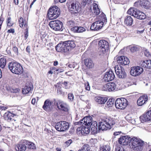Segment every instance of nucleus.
<instances>
[{
    "instance_id": "nucleus-33",
    "label": "nucleus",
    "mask_w": 151,
    "mask_h": 151,
    "mask_svg": "<svg viewBox=\"0 0 151 151\" xmlns=\"http://www.w3.org/2000/svg\"><path fill=\"white\" fill-rule=\"evenodd\" d=\"M14 114L10 112H6L4 114V117L5 119L7 120H11L14 116Z\"/></svg>"
},
{
    "instance_id": "nucleus-51",
    "label": "nucleus",
    "mask_w": 151,
    "mask_h": 151,
    "mask_svg": "<svg viewBox=\"0 0 151 151\" xmlns=\"http://www.w3.org/2000/svg\"><path fill=\"white\" fill-rule=\"evenodd\" d=\"M57 93L58 94L61 95L62 93V91L61 88L58 86L57 88Z\"/></svg>"
},
{
    "instance_id": "nucleus-46",
    "label": "nucleus",
    "mask_w": 151,
    "mask_h": 151,
    "mask_svg": "<svg viewBox=\"0 0 151 151\" xmlns=\"http://www.w3.org/2000/svg\"><path fill=\"white\" fill-rule=\"evenodd\" d=\"M7 21L8 26L10 27L13 25V23L11 22V18L10 17H8Z\"/></svg>"
},
{
    "instance_id": "nucleus-41",
    "label": "nucleus",
    "mask_w": 151,
    "mask_h": 151,
    "mask_svg": "<svg viewBox=\"0 0 151 151\" xmlns=\"http://www.w3.org/2000/svg\"><path fill=\"white\" fill-rule=\"evenodd\" d=\"M134 6L138 8H140L142 6L141 0H139L134 3Z\"/></svg>"
},
{
    "instance_id": "nucleus-59",
    "label": "nucleus",
    "mask_w": 151,
    "mask_h": 151,
    "mask_svg": "<svg viewBox=\"0 0 151 151\" xmlns=\"http://www.w3.org/2000/svg\"><path fill=\"white\" fill-rule=\"evenodd\" d=\"M13 50L16 54H18V48L16 47H14L13 48Z\"/></svg>"
},
{
    "instance_id": "nucleus-52",
    "label": "nucleus",
    "mask_w": 151,
    "mask_h": 151,
    "mask_svg": "<svg viewBox=\"0 0 151 151\" xmlns=\"http://www.w3.org/2000/svg\"><path fill=\"white\" fill-rule=\"evenodd\" d=\"M54 70L58 71V73H59L63 72L64 70L63 68H59L58 69L55 68Z\"/></svg>"
},
{
    "instance_id": "nucleus-43",
    "label": "nucleus",
    "mask_w": 151,
    "mask_h": 151,
    "mask_svg": "<svg viewBox=\"0 0 151 151\" xmlns=\"http://www.w3.org/2000/svg\"><path fill=\"white\" fill-rule=\"evenodd\" d=\"M19 26L21 27H23L24 25V26L27 25V24L26 23L25 24L23 21V18L20 17L19 20Z\"/></svg>"
},
{
    "instance_id": "nucleus-21",
    "label": "nucleus",
    "mask_w": 151,
    "mask_h": 151,
    "mask_svg": "<svg viewBox=\"0 0 151 151\" xmlns=\"http://www.w3.org/2000/svg\"><path fill=\"white\" fill-rule=\"evenodd\" d=\"M134 17L137 19L140 20H143L145 19L146 16L144 13L140 12L137 9L134 13Z\"/></svg>"
},
{
    "instance_id": "nucleus-10",
    "label": "nucleus",
    "mask_w": 151,
    "mask_h": 151,
    "mask_svg": "<svg viewBox=\"0 0 151 151\" xmlns=\"http://www.w3.org/2000/svg\"><path fill=\"white\" fill-rule=\"evenodd\" d=\"M93 121H92V117L91 116H86L80 120L79 122H75V124L76 125L80 124L82 125L84 124L87 126H89Z\"/></svg>"
},
{
    "instance_id": "nucleus-5",
    "label": "nucleus",
    "mask_w": 151,
    "mask_h": 151,
    "mask_svg": "<svg viewBox=\"0 0 151 151\" xmlns=\"http://www.w3.org/2000/svg\"><path fill=\"white\" fill-rule=\"evenodd\" d=\"M8 67L13 73L16 74H21L23 72L22 67L19 63L17 62H10L9 63Z\"/></svg>"
},
{
    "instance_id": "nucleus-20",
    "label": "nucleus",
    "mask_w": 151,
    "mask_h": 151,
    "mask_svg": "<svg viewBox=\"0 0 151 151\" xmlns=\"http://www.w3.org/2000/svg\"><path fill=\"white\" fill-rule=\"evenodd\" d=\"M99 45L100 48L102 49L103 51H106L109 48L108 43L104 40H101L99 41Z\"/></svg>"
},
{
    "instance_id": "nucleus-26",
    "label": "nucleus",
    "mask_w": 151,
    "mask_h": 151,
    "mask_svg": "<svg viewBox=\"0 0 151 151\" xmlns=\"http://www.w3.org/2000/svg\"><path fill=\"white\" fill-rule=\"evenodd\" d=\"M84 63L85 65L89 68H92L94 65L92 60L90 58H88L84 60Z\"/></svg>"
},
{
    "instance_id": "nucleus-8",
    "label": "nucleus",
    "mask_w": 151,
    "mask_h": 151,
    "mask_svg": "<svg viewBox=\"0 0 151 151\" xmlns=\"http://www.w3.org/2000/svg\"><path fill=\"white\" fill-rule=\"evenodd\" d=\"M50 27L54 30L62 31L63 23L62 22L58 20L50 21L49 24Z\"/></svg>"
},
{
    "instance_id": "nucleus-18",
    "label": "nucleus",
    "mask_w": 151,
    "mask_h": 151,
    "mask_svg": "<svg viewBox=\"0 0 151 151\" xmlns=\"http://www.w3.org/2000/svg\"><path fill=\"white\" fill-rule=\"evenodd\" d=\"M115 76L112 70L106 72L105 74L104 78L106 82H109L113 80Z\"/></svg>"
},
{
    "instance_id": "nucleus-45",
    "label": "nucleus",
    "mask_w": 151,
    "mask_h": 151,
    "mask_svg": "<svg viewBox=\"0 0 151 151\" xmlns=\"http://www.w3.org/2000/svg\"><path fill=\"white\" fill-rule=\"evenodd\" d=\"M139 48L137 46H133L132 47L131 49L130 50L132 52L137 51L139 50Z\"/></svg>"
},
{
    "instance_id": "nucleus-64",
    "label": "nucleus",
    "mask_w": 151,
    "mask_h": 151,
    "mask_svg": "<svg viewBox=\"0 0 151 151\" xmlns=\"http://www.w3.org/2000/svg\"><path fill=\"white\" fill-rule=\"evenodd\" d=\"M30 47L29 46H27L26 49V51L28 52V53H29L30 52Z\"/></svg>"
},
{
    "instance_id": "nucleus-63",
    "label": "nucleus",
    "mask_w": 151,
    "mask_h": 151,
    "mask_svg": "<svg viewBox=\"0 0 151 151\" xmlns=\"http://www.w3.org/2000/svg\"><path fill=\"white\" fill-rule=\"evenodd\" d=\"M14 29H9L8 30V32L9 33H13L14 32Z\"/></svg>"
},
{
    "instance_id": "nucleus-37",
    "label": "nucleus",
    "mask_w": 151,
    "mask_h": 151,
    "mask_svg": "<svg viewBox=\"0 0 151 151\" xmlns=\"http://www.w3.org/2000/svg\"><path fill=\"white\" fill-rule=\"evenodd\" d=\"M90 147L88 144L84 145L78 151H89Z\"/></svg>"
},
{
    "instance_id": "nucleus-53",
    "label": "nucleus",
    "mask_w": 151,
    "mask_h": 151,
    "mask_svg": "<svg viewBox=\"0 0 151 151\" xmlns=\"http://www.w3.org/2000/svg\"><path fill=\"white\" fill-rule=\"evenodd\" d=\"M50 48H48V49H49L50 50H52L54 48V46L53 45V43H50L49 44Z\"/></svg>"
},
{
    "instance_id": "nucleus-4",
    "label": "nucleus",
    "mask_w": 151,
    "mask_h": 151,
    "mask_svg": "<svg viewBox=\"0 0 151 151\" xmlns=\"http://www.w3.org/2000/svg\"><path fill=\"white\" fill-rule=\"evenodd\" d=\"M115 124L114 121L111 117H107L102 119L99 123L98 131L101 130H106L111 128V126Z\"/></svg>"
},
{
    "instance_id": "nucleus-7",
    "label": "nucleus",
    "mask_w": 151,
    "mask_h": 151,
    "mask_svg": "<svg viewBox=\"0 0 151 151\" xmlns=\"http://www.w3.org/2000/svg\"><path fill=\"white\" fill-rule=\"evenodd\" d=\"M69 127V123L66 121H61L57 122L55 125L56 129L58 131L64 132L68 130Z\"/></svg>"
},
{
    "instance_id": "nucleus-29",
    "label": "nucleus",
    "mask_w": 151,
    "mask_h": 151,
    "mask_svg": "<svg viewBox=\"0 0 151 151\" xmlns=\"http://www.w3.org/2000/svg\"><path fill=\"white\" fill-rule=\"evenodd\" d=\"M101 16L102 17V21H98L95 22L96 23V24L99 25H102L103 26L104 23H106L107 22V19L106 17V15L104 14H101Z\"/></svg>"
},
{
    "instance_id": "nucleus-14",
    "label": "nucleus",
    "mask_w": 151,
    "mask_h": 151,
    "mask_svg": "<svg viewBox=\"0 0 151 151\" xmlns=\"http://www.w3.org/2000/svg\"><path fill=\"white\" fill-rule=\"evenodd\" d=\"M140 119L141 122L151 121V109L149 110L145 114L141 116Z\"/></svg>"
},
{
    "instance_id": "nucleus-11",
    "label": "nucleus",
    "mask_w": 151,
    "mask_h": 151,
    "mask_svg": "<svg viewBox=\"0 0 151 151\" xmlns=\"http://www.w3.org/2000/svg\"><path fill=\"white\" fill-rule=\"evenodd\" d=\"M115 70L116 75L119 78H124L126 76V73L122 67L118 65L116 66Z\"/></svg>"
},
{
    "instance_id": "nucleus-19",
    "label": "nucleus",
    "mask_w": 151,
    "mask_h": 151,
    "mask_svg": "<svg viewBox=\"0 0 151 151\" xmlns=\"http://www.w3.org/2000/svg\"><path fill=\"white\" fill-rule=\"evenodd\" d=\"M117 61L118 63L124 65H127L129 63V59L127 57L123 56H119L118 57Z\"/></svg>"
},
{
    "instance_id": "nucleus-62",
    "label": "nucleus",
    "mask_w": 151,
    "mask_h": 151,
    "mask_svg": "<svg viewBox=\"0 0 151 151\" xmlns=\"http://www.w3.org/2000/svg\"><path fill=\"white\" fill-rule=\"evenodd\" d=\"M115 151H124L123 148L120 147H117L116 148Z\"/></svg>"
},
{
    "instance_id": "nucleus-57",
    "label": "nucleus",
    "mask_w": 151,
    "mask_h": 151,
    "mask_svg": "<svg viewBox=\"0 0 151 151\" xmlns=\"http://www.w3.org/2000/svg\"><path fill=\"white\" fill-rule=\"evenodd\" d=\"M144 29H143V30L141 29H138L137 30V33L139 35H141V34L144 31Z\"/></svg>"
},
{
    "instance_id": "nucleus-24",
    "label": "nucleus",
    "mask_w": 151,
    "mask_h": 151,
    "mask_svg": "<svg viewBox=\"0 0 151 151\" xmlns=\"http://www.w3.org/2000/svg\"><path fill=\"white\" fill-rule=\"evenodd\" d=\"M147 96H143L139 98L137 101V104L139 106H141L144 104L147 100Z\"/></svg>"
},
{
    "instance_id": "nucleus-44",
    "label": "nucleus",
    "mask_w": 151,
    "mask_h": 151,
    "mask_svg": "<svg viewBox=\"0 0 151 151\" xmlns=\"http://www.w3.org/2000/svg\"><path fill=\"white\" fill-rule=\"evenodd\" d=\"M75 22L73 20H70L67 22V24L70 27H71L75 25Z\"/></svg>"
},
{
    "instance_id": "nucleus-16",
    "label": "nucleus",
    "mask_w": 151,
    "mask_h": 151,
    "mask_svg": "<svg viewBox=\"0 0 151 151\" xmlns=\"http://www.w3.org/2000/svg\"><path fill=\"white\" fill-rule=\"evenodd\" d=\"M79 7L78 3H73L70 6H69V9L71 13L76 14L78 12Z\"/></svg>"
},
{
    "instance_id": "nucleus-32",
    "label": "nucleus",
    "mask_w": 151,
    "mask_h": 151,
    "mask_svg": "<svg viewBox=\"0 0 151 151\" xmlns=\"http://www.w3.org/2000/svg\"><path fill=\"white\" fill-rule=\"evenodd\" d=\"M142 6H143L144 8L148 9L150 7V0H141Z\"/></svg>"
},
{
    "instance_id": "nucleus-6",
    "label": "nucleus",
    "mask_w": 151,
    "mask_h": 151,
    "mask_svg": "<svg viewBox=\"0 0 151 151\" xmlns=\"http://www.w3.org/2000/svg\"><path fill=\"white\" fill-rule=\"evenodd\" d=\"M60 14V9L56 6L51 7L48 11V18L50 20L56 19Z\"/></svg>"
},
{
    "instance_id": "nucleus-31",
    "label": "nucleus",
    "mask_w": 151,
    "mask_h": 151,
    "mask_svg": "<svg viewBox=\"0 0 151 151\" xmlns=\"http://www.w3.org/2000/svg\"><path fill=\"white\" fill-rule=\"evenodd\" d=\"M149 60H146L145 61H141L140 64L141 66L150 69V65L149 62Z\"/></svg>"
},
{
    "instance_id": "nucleus-54",
    "label": "nucleus",
    "mask_w": 151,
    "mask_h": 151,
    "mask_svg": "<svg viewBox=\"0 0 151 151\" xmlns=\"http://www.w3.org/2000/svg\"><path fill=\"white\" fill-rule=\"evenodd\" d=\"M96 30V31L98 30L101 29L102 27V25H99L98 24H95Z\"/></svg>"
},
{
    "instance_id": "nucleus-56",
    "label": "nucleus",
    "mask_w": 151,
    "mask_h": 151,
    "mask_svg": "<svg viewBox=\"0 0 151 151\" xmlns=\"http://www.w3.org/2000/svg\"><path fill=\"white\" fill-rule=\"evenodd\" d=\"M72 141L71 139H69L68 140V141H66L65 142V143L66 144V146H68L69 145H70L71 144V143H72Z\"/></svg>"
},
{
    "instance_id": "nucleus-17",
    "label": "nucleus",
    "mask_w": 151,
    "mask_h": 151,
    "mask_svg": "<svg viewBox=\"0 0 151 151\" xmlns=\"http://www.w3.org/2000/svg\"><path fill=\"white\" fill-rule=\"evenodd\" d=\"M33 88V86L31 83H27L24 88L22 89V92L23 94H28V96L30 95Z\"/></svg>"
},
{
    "instance_id": "nucleus-48",
    "label": "nucleus",
    "mask_w": 151,
    "mask_h": 151,
    "mask_svg": "<svg viewBox=\"0 0 151 151\" xmlns=\"http://www.w3.org/2000/svg\"><path fill=\"white\" fill-rule=\"evenodd\" d=\"M108 86L107 83L103 86L101 88L102 90L103 91H108Z\"/></svg>"
},
{
    "instance_id": "nucleus-2",
    "label": "nucleus",
    "mask_w": 151,
    "mask_h": 151,
    "mask_svg": "<svg viewBox=\"0 0 151 151\" xmlns=\"http://www.w3.org/2000/svg\"><path fill=\"white\" fill-rule=\"evenodd\" d=\"M75 46L73 41H68L58 44L55 46V49L58 52H66L71 51Z\"/></svg>"
},
{
    "instance_id": "nucleus-30",
    "label": "nucleus",
    "mask_w": 151,
    "mask_h": 151,
    "mask_svg": "<svg viewBox=\"0 0 151 151\" xmlns=\"http://www.w3.org/2000/svg\"><path fill=\"white\" fill-rule=\"evenodd\" d=\"M133 22L132 17L130 16H127L125 19L124 23L127 26H131L132 25Z\"/></svg>"
},
{
    "instance_id": "nucleus-47",
    "label": "nucleus",
    "mask_w": 151,
    "mask_h": 151,
    "mask_svg": "<svg viewBox=\"0 0 151 151\" xmlns=\"http://www.w3.org/2000/svg\"><path fill=\"white\" fill-rule=\"evenodd\" d=\"M68 98L70 101H72L74 99L73 95L71 93H69L68 95Z\"/></svg>"
},
{
    "instance_id": "nucleus-61",
    "label": "nucleus",
    "mask_w": 151,
    "mask_h": 151,
    "mask_svg": "<svg viewBox=\"0 0 151 151\" xmlns=\"http://www.w3.org/2000/svg\"><path fill=\"white\" fill-rule=\"evenodd\" d=\"M85 89L88 91L90 90V87L89 85V84L88 83L87 84L85 85Z\"/></svg>"
},
{
    "instance_id": "nucleus-25",
    "label": "nucleus",
    "mask_w": 151,
    "mask_h": 151,
    "mask_svg": "<svg viewBox=\"0 0 151 151\" xmlns=\"http://www.w3.org/2000/svg\"><path fill=\"white\" fill-rule=\"evenodd\" d=\"M107 100V98L105 97L97 96L95 98V101L99 104H103L105 103Z\"/></svg>"
},
{
    "instance_id": "nucleus-35",
    "label": "nucleus",
    "mask_w": 151,
    "mask_h": 151,
    "mask_svg": "<svg viewBox=\"0 0 151 151\" xmlns=\"http://www.w3.org/2000/svg\"><path fill=\"white\" fill-rule=\"evenodd\" d=\"M26 145H27L28 148L31 149H35L36 148L35 145L33 143L29 142L27 140Z\"/></svg>"
},
{
    "instance_id": "nucleus-40",
    "label": "nucleus",
    "mask_w": 151,
    "mask_h": 151,
    "mask_svg": "<svg viewBox=\"0 0 151 151\" xmlns=\"http://www.w3.org/2000/svg\"><path fill=\"white\" fill-rule=\"evenodd\" d=\"M114 101H112V99H109L107 102L105 107L109 108L112 106L114 105Z\"/></svg>"
},
{
    "instance_id": "nucleus-15",
    "label": "nucleus",
    "mask_w": 151,
    "mask_h": 151,
    "mask_svg": "<svg viewBox=\"0 0 151 151\" xmlns=\"http://www.w3.org/2000/svg\"><path fill=\"white\" fill-rule=\"evenodd\" d=\"M27 140H24L22 142L16 144L15 146V149L17 151H25L27 148L26 144Z\"/></svg>"
},
{
    "instance_id": "nucleus-3",
    "label": "nucleus",
    "mask_w": 151,
    "mask_h": 151,
    "mask_svg": "<svg viewBox=\"0 0 151 151\" xmlns=\"http://www.w3.org/2000/svg\"><path fill=\"white\" fill-rule=\"evenodd\" d=\"M54 105H56L58 108L60 110L67 112L68 110V105L64 101L60 100L56 101L55 99L53 101H51L48 100V110H51Z\"/></svg>"
},
{
    "instance_id": "nucleus-39",
    "label": "nucleus",
    "mask_w": 151,
    "mask_h": 151,
    "mask_svg": "<svg viewBox=\"0 0 151 151\" xmlns=\"http://www.w3.org/2000/svg\"><path fill=\"white\" fill-rule=\"evenodd\" d=\"M6 60L4 58L0 59V67L2 68H4L6 64Z\"/></svg>"
},
{
    "instance_id": "nucleus-49",
    "label": "nucleus",
    "mask_w": 151,
    "mask_h": 151,
    "mask_svg": "<svg viewBox=\"0 0 151 151\" xmlns=\"http://www.w3.org/2000/svg\"><path fill=\"white\" fill-rule=\"evenodd\" d=\"M47 100H46L44 102V105H43V106H42V108L44 110H45V111H47Z\"/></svg>"
},
{
    "instance_id": "nucleus-9",
    "label": "nucleus",
    "mask_w": 151,
    "mask_h": 151,
    "mask_svg": "<svg viewBox=\"0 0 151 151\" xmlns=\"http://www.w3.org/2000/svg\"><path fill=\"white\" fill-rule=\"evenodd\" d=\"M127 101L124 98L118 99L115 102V106L116 108L123 109H124L127 105Z\"/></svg>"
},
{
    "instance_id": "nucleus-42",
    "label": "nucleus",
    "mask_w": 151,
    "mask_h": 151,
    "mask_svg": "<svg viewBox=\"0 0 151 151\" xmlns=\"http://www.w3.org/2000/svg\"><path fill=\"white\" fill-rule=\"evenodd\" d=\"M110 147L109 145H104L100 147V149L102 151H109Z\"/></svg>"
},
{
    "instance_id": "nucleus-28",
    "label": "nucleus",
    "mask_w": 151,
    "mask_h": 151,
    "mask_svg": "<svg viewBox=\"0 0 151 151\" xmlns=\"http://www.w3.org/2000/svg\"><path fill=\"white\" fill-rule=\"evenodd\" d=\"M125 119L129 122L132 124H135L136 122L135 119L133 118V115L132 114L127 115L125 117Z\"/></svg>"
},
{
    "instance_id": "nucleus-27",
    "label": "nucleus",
    "mask_w": 151,
    "mask_h": 151,
    "mask_svg": "<svg viewBox=\"0 0 151 151\" xmlns=\"http://www.w3.org/2000/svg\"><path fill=\"white\" fill-rule=\"evenodd\" d=\"M71 29L74 32L80 33L85 31L86 30V28L82 27L75 26L72 28Z\"/></svg>"
},
{
    "instance_id": "nucleus-34",
    "label": "nucleus",
    "mask_w": 151,
    "mask_h": 151,
    "mask_svg": "<svg viewBox=\"0 0 151 151\" xmlns=\"http://www.w3.org/2000/svg\"><path fill=\"white\" fill-rule=\"evenodd\" d=\"M107 85L109 91H113L115 89V84L114 83H107Z\"/></svg>"
},
{
    "instance_id": "nucleus-36",
    "label": "nucleus",
    "mask_w": 151,
    "mask_h": 151,
    "mask_svg": "<svg viewBox=\"0 0 151 151\" xmlns=\"http://www.w3.org/2000/svg\"><path fill=\"white\" fill-rule=\"evenodd\" d=\"M94 2L93 0H82L81 4L84 6L90 4L92 2Z\"/></svg>"
},
{
    "instance_id": "nucleus-12",
    "label": "nucleus",
    "mask_w": 151,
    "mask_h": 151,
    "mask_svg": "<svg viewBox=\"0 0 151 151\" xmlns=\"http://www.w3.org/2000/svg\"><path fill=\"white\" fill-rule=\"evenodd\" d=\"M143 71V68L140 66H134L131 68L130 73L131 75L136 76L141 74Z\"/></svg>"
},
{
    "instance_id": "nucleus-13",
    "label": "nucleus",
    "mask_w": 151,
    "mask_h": 151,
    "mask_svg": "<svg viewBox=\"0 0 151 151\" xmlns=\"http://www.w3.org/2000/svg\"><path fill=\"white\" fill-rule=\"evenodd\" d=\"M90 132V129L89 127H86L83 126L78 128L76 129L77 134L85 135V134H88Z\"/></svg>"
},
{
    "instance_id": "nucleus-38",
    "label": "nucleus",
    "mask_w": 151,
    "mask_h": 151,
    "mask_svg": "<svg viewBox=\"0 0 151 151\" xmlns=\"http://www.w3.org/2000/svg\"><path fill=\"white\" fill-rule=\"evenodd\" d=\"M137 9L136 8H131L128 10L127 12V13L134 16V13Z\"/></svg>"
},
{
    "instance_id": "nucleus-50",
    "label": "nucleus",
    "mask_w": 151,
    "mask_h": 151,
    "mask_svg": "<svg viewBox=\"0 0 151 151\" xmlns=\"http://www.w3.org/2000/svg\"><path fill=\"white\" fill-rule=\"evenodd\" d=\"M95 24H96V23H95V22L93 23L91 25L90 29L91 30H92L93 31H96V28H95Z\"/></svg>"
},
{
    "instance_id": "nucleus-58",
    "label": "nucleus",
    "mask_w": 151,
    "mask_h": 151,
    "mask_svg": "<svg viewBox=\"0 0 151 151\" xmlns=\"http://www.w3.org/2000/svg\"><path fill=\"white\" fill-rule=\"evenodd\" d=\"M7 108V107L6 106H4L3 105H0V110H5Z\"/></svg>"
},
{
    "instance_id": "nucleus-55",
    "label": "nucleus",
    "mask_w": 151,
    "mask_h": 151,
    "mask_svg": "<svg viewBox=\"0 0 151 151\" xmlns=\"http://www.w3.org/2000/svg\"><path fill=\"white\" fill-rule=\"evenodd\" d=\"M96 30V31L98 30L101 29L102 27V25H99L98 24H95Z\"/></svg>"
},
{
    "instance_id": "nucleus-22",
    "label": "nucleus",
    "mask_w": 151,
    "mask_h": 151,
    "mask_svg": "<svg viewBox=\"0 0 151 151\" xmlns=\"http://www.w3.org/2000/svg\"><path fill=\"white\" fill-rule=\"evenodd\" d=\"M93 7V10L94 11V13L96 15H99L100 13V10L99 9L97 4L96 3H93L90 6L89 11L90 12L92 11V7Z\"/></svg>"
},
{
    "instance_id": "nucleus-23",
    "label": "nucleus",
    "mask_w": 151,
    "mask_h": 151,
    "mask_svg": "<svg viewBox=\"0 0 151 151\" xmlns=\"http://www.w3.org/2000/svg\"><path fill=\"white\" fill-rule=\"evenodd\" d=\"M98 124L97 122H93L90 125V127L92 132L93 134H96L98 132Z\"/></svg>"
},
{
    "instance_id": "nucleus-60",
    "label": "nucleus",
    "mask_w": 151,
    "mask_h": 151,
    "mask_svg": "<svg viewBox=\"0 0 151 151\" xmlns=\"http://www.w3.org/2000/svg\"><path fill=\"white\" fill-rule=\"evenodd\" d=\"M79 98L82 101H84L85 100V97L83 95H81L79 96Z\"/></svg>"
},
{
    "instance_id": "nucleus-1",
    "label": "nucleus",
    "mask_w": 151,
    "mask_h": 151,
    "mask_svg": "<svg viewBox=\"0 0 151 151\" xmlns=\"http://www.w3.org/2000/svg\"><path fill=\"white\" fill-rule=\"evenodd\" d=\"M119 144L123 145H127L128 143L132 144L131 147L135 151H141L142 149L143 142L140 140L134 137L131 138L127 136H124L119 139Z\"/></svg>"
}]
</instances>
